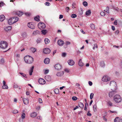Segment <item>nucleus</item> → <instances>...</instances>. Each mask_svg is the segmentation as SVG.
<instances>
[{"label":"nucleus","mask_w":122,"mask_h":122,"mask_svg":"<svg viewBox=\"0 0 122 122\" xmlns=\"http://www.w3.org/2000/svg\"><path fill=\"white\" fill-rule=\"evenodd\" d=\"M12 18L13 19H14V20H13V22L14 23L17 22L19 20V18L17 17H14Z\"/></svg>","instance_id":"412c9836"},{"label":"nucleus","mask_w":122,"mask_h":122,"mask_svg":"<svg viewBox=\"0 0 122 122\" xmlns=\"http://www.w3.org/2000/svg\"><path fill=\"white\" fill-rule=\"evenodd\" d=\"M90 27L92 30L94 29L95 28L94 25L93 24H91Z\"/></svg>","instance_id":"c9c22d12"},{"label":"nucleus","mask_w":122,"mask_h":122,"mask_svg":"<svg viewBox=\"0 0 122 122\" xmlns=\"http://www.w3.org/2000/svg\"><path fill=\"white\" fill-rule=\"evenodd\" d=\"M54 92L56 94H58L59 93V90L58 89H56L54 90Z\"/></svg>","instance_id":"ea45409f"},{"label":"nucleus","mask_w":122,"mask_h":122,"mask_svg":"<svg viewBox=\"0 0 122 122\" xmlns=\"http://www.w3.org/2000/svg\"><path fill=\"white\" fill-rule=\"evenodd\" d=\"M38 26L39 28L41 30L44 29L46 27L45 24L44 23L41 22L39 23Z\"/></svg>","instance_id":"20e7f679"},{"label":"nucleus","mask_w":122,"mask_h":122,"mask_svg":"<svg viewBox=\"0 0 122 122\" xmlns=\"http://www.w3.org/2000/svg\"><path fill=\"white\" fill-rule=\"evenodd\" d=\"M68 64L70 66H73L74 64V62L72 60H69L68 61Z\"/></svg>","instance_id":"f3484780"},{"label":"nucleus","mask_w":122,"mask_h":122,"mask_svg":"<svg viewBox=\"0 0 122 122\" xmlns=\"http://www.w3.org/2000/svg\"><path fill=\"white\" fill-rule=\"evenodd\" d=\"M15 14L19 16H20L23 14V13L22 11H17L16 12Z\"/></svg>","instance_id":"dca6fc26"},{"label":"nucleus","mask_w":122,"mask_h":122,"mask_svg":"<svg viewBox=\"0 0 122 122\" xmlns=\"http://www.w3.org/2000/svg\"><path fill=\"white\" fill-rule=\"evenodd\" d=\"M63 17V16L62 15H60V16L59 18L60 19H61V18H62Z\"/></svg>","instance_id":"774afa93"},{"label":"nucleus","mask_w":122,"mask_h":122,"mask_svg":"<svg viewBox=\"0 0 122 122\" xmlns=\"http://www.w3.org/2000/svg\"><path fill=\"white\" fill-rule=\"evenodd\" d=\"M100 65L102 67H103L105 65L104 62L103 61L101 62L100 63Z\"/></svg>","instance_id":"4c0bfd02"},{"label":"nucleus","mask_w":122,"mask_h":122,"mask_svg":"<svg viewBox=\"0 0 122 122\" xmlns=\"http://www.w3.org/2000/svg\"><path fill=\"white\" fill-rule=\"evenodd\" d=\"M18 86L17 84H14V87L15 88H17L18 87Z\"/></svg>","instance_id":"5fc2aeb1"},{"label":"nucleus","mask_w":122,"mask_h":122,"mask_svg":"<svg viewBox=\"0 0 122 122\" xmlns=\"http://www.w3.org/2000/svg\"><path fill=\"white\" fill-rule=\"evenodd\" d=\"M94 46L93 47V49H95V48H97L98 46L97 45V44H94Z\"/></svg>","instance_id":"09e8293b"},{"label":"nucleus","mask_w":122,"mask_h":122,"mask_svg":"<svg viewBox=\"0 0 122 122\" xmlns=\"http://www.w3.org/2000/svg\"><path fill=\"white\" fill-rule=\"evenodd\" d=\"M4 3L3 2H0V7L3 6L4 5Z\"/></svg>","instance_id":"603ef678"},{"label":"nucleus","mask_w":122,"mask_h":122,"mask_svg":"<svg viewBox=\"0 0 122 122\" xmlns=\"http://www.w3.org/2000/svg\"><path fill=\"white\" fill-rule=\"evenodd\" d=\"M87 115L88 116H91L92 115V114L91 113H89V111L87 113Z\"/></svg>","instance_id":"e2e57ef3"},{"label":"nucleus","mask_w":122,"mask_h":122,"mask_svg":"<svg viewBox=\"0 0 122 122\" xmlns=\"http://www.w3.org/2000/svg\"><path fill=\"white\" fill-rule=\"evenodd\" d=\"M119 30H116L115 31V33L116 34H118L119 33Z\"/></svg>","instance_id":"bf43d9fd"},{"label":"nucleus","mask_w":122,"mask_h":122,"mask_svg":"<svg viewBox=\"0 0 122 122\" xmlns=\"http://www.w3.org/2000/svg\"><path fill=\"white\" fill-rule=\"evenodd\" d=\"M66 53H63L62 54V56L63 57H65L66 56Z\"/></svg>","instance_id":"052dcab7"},{"label":"nucleus","mask_w":122,"mask_h":122,"mask_svg":"<svg viewBox=\"0 0 122 122\" xmlns=\"http://www.w3.org/2000/svg\"><path fill=\"white\" fill-rule=\"evenodd\" d=\"M72 99L74 101H76V100L77 99V98L76 97H72Z\"/></svg>","instance_id":"de8ad7c7"},{"label":"nucleus","mask_w":122,"mask_h":122,"mask_svg":"<svg viewBox=\"0 0 122 122\" xmlns=\"http://www.w3.org/2000/svg\"><path fill=\"white\" fill-rule=\"evenodd\" d=\"M23 101L25 104L27 105L29 103V100L28 99L26 98H24L23 99Z\"/></svg>","instance_id":"aec40b11"},{"label":"nucleus","mask_w":122,"mask_h":122,"mask_svg":"<svg viewBox=\"0 0 122 122\" xmlns=\"http://www.w3.org/2000/svg\"><path fill=\"white\" fill-rule=\"evenodd\" d=\"M64 74V72L62 71L57 73L56 75L59 76H62Z\"/></svg>","instance_id":"a211bd4d"},{"label":"nucleus","mask_w":122,"mask_h":122,"mask_svg":"<svg viewBox=\"0 0 122 122\" xmlns=\"http://www.w3.org/2000/svg\"><path fill=\"white\" fill-rule=\"evenodd\" d=\"M25 114L24 113H23L21 115L22 119H24L25 117Z\"/></svg>","instance_id":"37998d69"},{"label":"nucleus","mask_w":122,"mask_h":122,"mask_svg":"<svg viewBox=\"0 0 122 122\" xmlns=\"http://www.w3.org/2000/svg\"><path fill=\"white\" fill-rule=\"evenodd\" d=\"M5 62L3 58H2L0 61V63L2 64H3Z\"/></svg>","instance_id":"58836bf2"},{"label":"nucleus","mask_w":122,"mask_h":122,"mask_svg":"<svg viewBox=\"0 0 122 122\" xmlns=\"http://www.w3.org/2000/svg\"><path fill=\"white\" fill-rule=\"evenodd\" d=\"M69 7H66V11L67 12H68L69 10Z\"/></svg>","instance_id":"0e129e2a"},{"label":"nucleus","mask_w":122,"mask_h":122,"mask_svg":"<svg viewBox=\"0 0 122 122\" xmlns=\"http://www.w3.org/2000/svg\"><path fill=\"white\" fill-rule=\"evenodd\" d=\"M42 34L44 35H45L47 32V31L46 30H43L41 31Z\"/></svg>","instance_id":"e433bc0d"},{"label":"nucleus","mask_w":122,"mask_h":122,"mask_svg":"<svg viewBox=\"0 0 122 122\" xmlns=\"http://www.w3.org/2000/svg\"><path fill=\"white\" fill-rule=\"evenodd\" d=\"M93 96H94V94L93 93H92L90 95V99H92V98H93Z\"/></svg>","instance_id":"49530a36"},{"label":"nucleus","mask_w":122,"mask_h":122,"mask_svg":"<svg viewBox=\"0 0 122 122\" xmlns=\"http://www.w3.org/2000/svg\"><path fill=\"white\" fill-rule=\"evenodd\" d=\"M41 39H39L37 40V43H39L41 41Z\"/></svg>","instance_id":"680f3d73"},{"label":"nucleus","mask_w":122,"mask_h":122,"mask_svg":"<svg viewBox=\"0 0 122 122\" xmlns=\"http://www.w3.org/2000/svg\"><path fill=\"white\" fill-rule=\"evenodd\" d=\"M24 59L25 62L27 63H31L33 61V59L32 57L29 56H25Z\"/></svg>","instance_id":"f257e3e1"},{"label":"nucleus","mask_w":122,"mask_h":122,"mask_svg":"<svg viewBox=\"0 0 122 122\" xmlns=\"http://www.w3.org/2000/svg\"><path fill=\"white\" fill-rule=\"evenodd\" d=\"M83 4L85 6H86L87 5V3L86 1H84L83 3Z\"/></svg>","instance_id":"79ce46f5"},{"label":"nucleus","mask_w":122,"mask_h":122,"mask_svg":"<svg viewBox=\"0 0 122 122\" xmlns=\"http://www.w3.org/2000/svg\"><path fill=\"white\" fill-rule=\"evenodd\" d=\"M44 62L45 64H48L50 62V59L48 58H46L44 59Z\"/></svg>","instance_id":"5701e85b"},{"label":"nucleus","mask_w":122,"mask_h":122,"mask_svg":"<svg viewBox=\"0 0 122 122\" xmlns=\"http://www.w3.org/2000/svg\"><path fill=\"white\" fill-rule=\"evenodd\" d=\"M78 64L81 66H82L84 65V63L82 62L81 59H80L78 62Z\"/></svg>","instance_id":"a878e982"},{"label":"nucleus","mask_w":122,"mask_h":122,"mask_svg":"<svg viewBox=\"0 0 122 122\" xmlns=\"http://www.w3.org/2000/svg\"><path fill=\"white\" fill-rule=\"evenodd\" d=\"M34 68V66H32L30 68V69L29 71V72L30 75H32V73L33 71V69Z\"/></svg>","instance_id":"393cba45"},{"label":"nucleus","mask_w":122,"mask_h":122,"mask_svg":"<svg viewBox=\"0 0 122 122\" xmlns=\"http://www.w3.org/2000/svg\"><path fill=\"white\" fill-rule=\"evenodd\" d=\"M39 102L40 103H42V101L41 98H39Z\"/></svg>","instance_id":"4d7b16f0"},{"label":"nucleus","mask_w":122,"mask_h":122,"mask_svg":"<svg viewBox=\"0 0 122 122\" xmlns=\"http://www.w3.org/2000/svg\"><path fill=\"white\" fill-rule=\"evenodd\" d=\"M14 19H13L12 18H10L8 20V23L10 25H11L12 24H14L13 22Z\"/></svg>","instance_id":"2eb2a0df"},{"label":"nucleus","mask_w":122,"mask_h":122,"mask_svg":"<svg viewBox=\"0 0 122 122\" xmlns=\"http://www.w3.org/2000/svg\"><path fill=\"white\" fill-rule=\"evenodd\" d=\"M49 72V70H46L45 71V74H47Z\"/></svg>","instance_id":"13d9d810"},{"label":"nucleus","mask_w":122,"mask_h":122,"mask_svg":"<svg viewBox=\"0 0 122 122\" xmlns=\"http://www.w3.org/2000/svg\"><path fill=\"white\" fill-rule=\"evenodd\" d=\"M88 83L89 85L90 86H92V82L91 81H90L88 82Z\"/></svg>","instance_id":"69168bd1"},{"label":"nucleus","mask_w":122,"mask_h":122,"mask_svg":"<svg viewBox=\"0 0 122 122\" xmlns=\"http://www.w3.org/2000/svg\"><path fill=\"white\" fill-rule=\"evenodd\" d=\"M101 15L102 16H104L105 15V13L104 12H102L100 13Z\"/></svg>","instance_id":"a18cd8bd"},{"label":"nucleus","mask_w":122,"mask_h":122,"mask_svg":"<svg viewBox=\"0 0 122 122\" xmlns=\"http://www.w3.org/2000/svg\"><path fill=\"white\" fill-rule=\"evenodd\" d=\"M93 108H94V111L95 112L97 110L96 109V106L95 105H94L93 106Z\"/></svg>","instance_id":"3c124183"},{"label":"nucleus","mask_w":122,"mask_h":122,"mask_svg":"<svg viewBox=\"0 0 122 122\" xmlns=\"http://www.w3.org/2000/svg\"><path fill=\"white\" fill-rule=\"evenodd\" d=\"M13 112L14 113L16 114L18 112L17 110H15Z\"/></svg>","instance_id":"864d4df0"},{"label":"nucleus","mask_w":122,"mask_h":122,"mask_svg":"<svg viewBox=\"0 0 122 122\" xmlns=\"http://www.w3.org/2000/svg\"><path fill=\"white\" fill-rule=\"evenodd\" d=\"M11 29V26H8L5 28L4 29L6 31L8 32L9 30H10Z\"/></svg>","instance_id":"4be33fe9"},{"label":"nucleus","mask_w":122,"mask_h":122,"mask_svg":"<svg viewBox=\"0 0 122 122\" xmlns=\"http://www.w3.org/2000/svg\"><path fill=\"white\" fill-rule=\"evenodd\" d=\"M110 78L108 76H105L102 78V80L104 82H107L110 80Z\"/></svg>","instance_id":"423d86ee"},{"label":"nucleus","mask_w":122,"mask_h":122,"mask_svg":"<svg viewBox=\"0 0 122 122\" xmlns=\"http://www.w3.org/2000/svg\"><path fill=\"white\" fill-rule=\"evenodd\" d=\"M25 14L27 16H29L30 15V13H25Z\"/></svg>","instance_id":"6e6d98bb"},{"label":"nucleus","mask_w":122,"mask_h":122,"mask_svg":"<svg viewBox=\"0 0 122 122\" xmlns=\"http://www.w3.org/2000/svg\"><path fill=\"white\" fill-rule=\"evenodd\" d=\"M55 68L57 70H60L62 68L61 66L59 64H57L55 65Z\"/></svg>","instance_id":"f8f14e48"},{"label":"nucleus","mask_w":122,"mask_h":122,"mask_svg":"<svg viewBox=\"0 0 122 122\" xmlns=\"http://www.w3.org/2000/svg\"><path fill=\"white\" fill-rule=\"evenodd\" d=\"M39 83L41 84H44L46 83V81L42 78H40L38 80Z\"/></svg>","instance_id":"9d476101"},{"label":"nucleus","mask_w":122,"mask_h":122,"mask_svg":"<svg viewBox=\"0 0 122 122\" xmlns=\"http://www.w3.org/2000/svg\"><path fill=\"white\" fill-rule=\"evenodd\" d=\"M43 51L44 53L46 54H49L50 53L51 50L49 48H46L43 50Z\"/></svg>","instance_id":"6e6552de"},{"label":"nucleus","mask_w":122,"mask_h":122,"mask_svg":"<svg viewBox=\"0 0 122 122\" xmlns=\"http://www.w3.org/2000/svg\"><path fill=\"white\" fill-rule=\"evenodd\" d=\"M113 24L115 25H117V20L114 21L113 23Z\"/></svg>","instance_id":"338daca9"},{"label":"nucleus","mask_w":122,"mask_h":122,"mask_svg":"<svg viewBox=\"0 0 122 122\" xmlns=\"http://www.w3.org/2000/svg\"><path fill=\"white\" fill-rule=\"evenodd\" d=\"M30 51L33 53L36 52V48H31L30 49Z\"/></svg>","instance_id":"c85d7f7f"},{"label":"nucleus","mask_w":122,"mask_h":122,"mask_svg":"<svg viewBox=\"0 0 122 122\" xmlns=\"http://www.w3.org/2000/svg\"><path fill=\"white\" fill-rule=\"evenodd\" d=\"M37 115V114L35 112H33L30 115V116L32 117H34Z\"/></svg>","instance_id":"bb28decb"},{"label":"nucleus","mask_w":122,"mask_h":122,"mask_svg":"<svg viewBox=\"0 0 122 122\" xmlns=\"http://www.w3.org/2000/svg\"><path fill=\"white\" fill-rule=\"evenodd\" d=\"M107 104L110 106H113L112 103L110 101H109L107 102Z\"/></svg>","instance_id":"f704fd0d"},{"label":"nucleus","mask_w":122,"mask_h":122,"mask_svg":"<svg viewBox=\"0 0 122 122\" xmlns=\"http://www.w3.org/2000/svg\"><path fill=\"white\" fill-rule=\"evenodd\" d=\"M58 44L59 46H62L64 44V42L61 40H58L57 41Z\"/></svg>","instance_id":"4468645a"},{"label":"nucleus","mask_w":122,"mask_h":122,"mask_svg":"<svg viewBox=\"0 0 122 122\" xmlns=\"http://www.w3.org/2000/svg\"><path fill=\"white\" fill-rule=\"evenodd\" d=\"M117 121V122H122V119L117 117L114 119V122H116Z\"/></svg>","instance_id":"9b49d317"},{"label":"nucleus","mask_w":122,"mask_h":122,"mask_svg":"<svg viewBox=\"0 0 122 122\" xmlns=\"http://www.w3.org/2000/svg\"><path fill=\"white\" fill-rule=\"evenodd\" d=\"M3 85L2 86V88L4 89H7L8 88V87L7 85L6 84V82L4 81H3Z\"/></svg>","instance_id":"ddd939ff"},{"label":"nucleus","mask_w":122,"mask_h":122,"mask_svg":"<svg viewBox=\"0 0 122 122\" xmlns=\"http://www.w3.org/2000/svg\"><path fill=\"white\" fill-rule=\"evenodd\" d=\"M39 31L37 30L35 31H34L33 33V34L34 35H35L37 34H39Z\"/></svg>","instance_id":"72a5a7b5"},{"label":"nucleus","mask_w":122,"mask_h":122,"mask_svg":"<svg viewBox=\"0 0 122 122\" xmlns=\"http://www.w3.org/2000/svg\"><path fill=\"white\" fill-rule=\"evenodd\" d=\"M27 25L28 27L31 29H34L35 28L34 23L33 22L28 23L27 24Z\"/></svg>","instance_id":"0eeeda50"},{"label":"nucleus","mask_w":122,"mask_h":122,"mask_svg":"<svg viewBox=\"0 0 122 122\" xmlns=\"http://www.w3.org/2000/svg\"><path fill=\"white\" fill-rule=\"evenodd\" d=\"M45 79L46 81H50L51 79V77L49 75L46 76H45Z\"/></svg>","instance_id":"6ab92c4d"},{"label":"nucleus","mask_w":122,"mask_h":122,"mask_svg":"<svg viewBox=\"0 0 122 122\" xmlns=\"http://www.w3.org/2000/svg\"><path fill=\"white\" fill-rule=\"evenodd\" d=\"M110 85L112 88H113V90H115L116 89V82L114 81H111L110 82Z\"/></svg>","instance_id":"39448f33"},{"label":"nucleus","mask_w":122,"mask_h":122,"mask_svg":"<svg viewBox=\"0 0 122 122\" xmlns=\"http://www.w3.org/2000/svg\"><path fill=\"white\" fill-rule=\"evenodd\" d=\"M116 91L114 90L112 91L109 92V96L110 97H112L116 93Z\"/></svg>","instance_id":"1a4fd4ad"},{"label":"nucleus","mask_w":122,"mask_h":122,"mask_svg":"<svg viewBox=\"0 0 122 122\" xmlns=\"http://www.w3.org/2000/svg\"><path fill=\"white\" fill-rule=\"evenodd\" d=\"M50 4V3L48 2H46L45 3V5L47 6H49Z\"/></svg>","instance_id":"8fccbe9b"},{"label":"nucleus","mask_w":122,"mask_h":122,"mask_svg":"<svg viewBox=\"0 0 122 122\" xmlns=\"http://www.w3.org/2000/svg\"><path fill=\"white\" fill-rule=\"evenodd\" d=\"M79 106L81 108H83L84 107V105L81 102H79L78 103Z\"/></svg>","instance_id":"2f4dec72"},{"label":"nucleus","mask_w":122,"mask_h":122,"mask_svg":"<svg viewBox=\"0 0 122 122\" xmlns=\"http://www.w3.org/2000/svg\"><path fill=\"white\" fill-rule=\"evenodd\" d=\"M21 36L22 37L25 38L27 37V35L25 32H23L22 33Z\"/></svg>","instance_id":"c756f323"},{"label":"nucleus","mask_w":122,"mask_h":122,"mask_svg":"<svg viewBox=\"0 0 122 122\" xmlns=\"http://www.w3.org/2000/svg\"><path fill=\"white\" fill-rule=\"evenodd\" d=\"M19 74H20L23 77H25L26 78H27V76H26V74H24V73H21V72H20Z\"/></svg>","instance_id":"a19ab883"},{"label":"nucleus","mask_w":122,"mask_h":122,"mask_svg":"<svg viewBox=\"0 0 122 122\" xmlns=\"http://www.w3.org/2000/svg\"><path fill=\"white\" fill-rule=\"evenodd\" d=\"M44 41L46 44H47L50 42V41L48 39H45Z\"/></svg>","instance_id":"7c9ffc66"},{"label":"nucleus","mask_w":122,"mask_h":122,"mask_svg":"<svg viewBox=\"0 0 122 122\" xmlns=\"http://www.w3.org/2000/svg\"><path fill=\"white\" fill-rule=\"evenodd\" d=\"M5 16L4 15H2L0 16V21H3L5 19Z\"/></svg>","instance_id":"b1692460"},{"label":"nucleus","mask_w":122,"mask_h":122,"mask_svg":"<svg viewBox=\"0 0 122 122\" xmlns=\"http://www.w3.org/2000/svg\"><path fill=\"white\" fill-rule=\"evenodd\" d=\"M77 16V15L76 14H73L71 15V17L73 18H75Z\"/></svg>","instance_id":"c03bdc74"},{"label":"nucleus","mask_w":122,"mask_h":122,"mask_svg":"<svg viewBox=\"0 0 122 122\" xmlns=\"http://www.w3.org/2000/svg\"><path fill=\"white\" fill-rule=\"evenodd\" d=\"M113 100L116 103H118L121 102L122 98L120 95H116L114 96Z\"/></svg>","instance_id":"f03ea898"},{"label":"nucleus","mask_w":122,"mask_h":122,"mask_svg":"<svg viewBox=\"0 0 122 122\" xmlns=\"http://www.w3.org/2000/svg\"><path fill=\"white\" fill-rule=\"evenodd\" d=\"M91 12L90 10H89L86 11V15H89L91 13Z\"/></svg>","instance_id":"473e14b6"},{"label":"nucleus","mask_w":122,"mask_h":122,"mask_svg":"<svg viewBox=\"0 0 122 122\" xmlns=\"http://www.w3.org/2000/svg\"><path fill=\"white\" fill-rule=\"evenodd\" d=\"M8 46L7 42L5 41H0V48L4 49L6 48Z\"/></svg>","instance_id":"7ed1b4c3"},{"label":"nucleus","mask_w":122,"mask_h":122,"mask_svg":"<svg viewBox=\"0 0 122 122\" xmlns=\"http://www.w3.org/2000/svg\"><path fill=\"white\" fill-rule=\"evenodd\" d=\"M39 18V15H38L35 17H34V19L36 21H40Z\"/></svg>","instance_id":"cd10ccee"}]
</instances>
